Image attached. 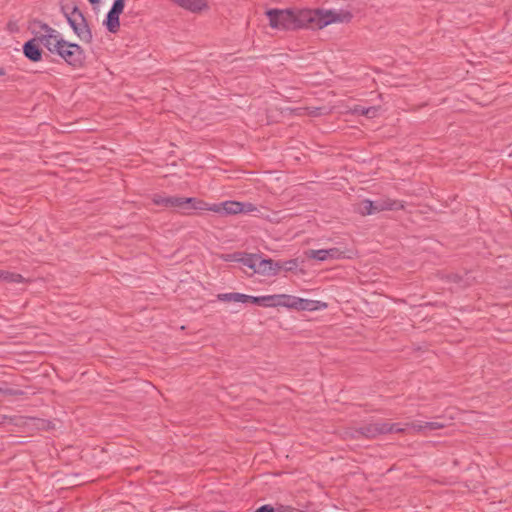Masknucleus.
<instances>
[{
	"instance_id": "f257e3e1",
	"label": "nucleus",
	"mask_w": 512,
	"mask_h": 512,
	"mask_svg": "<svg viewBox=\"0 0 512 512\" xmlns=\"http://www.w3.org/2000/svg\"><path fill=\"white\" fill-rule=\"evenodd\" d=\"M266 16L273 29L298 31L302 29L319 30L332 23H348L353 18L350 11L324 9H268Z\"/></svg>"
},
{
	"instance_id": "f03ea898",
	"label": "nucleus",
	"mask_w": 512,
	"mask_h": 512,
	"mask_svg": "<svg viewBox=\"0 0 512 512\" xmlns=\"http://www.w3.org/2000/svg\"><path fill=\"white\" fill-rule=\"evenodd\" d=\"M50 53L58 55L74 69L82 68L85 64L86 54L84 49L77 43L69 42L64 38H59L54 42Z\"/></svg>"
},
{
	"instance_id": "7ed1b4c3",
	"label": "nucleus",
	"mask_w": 512,
	"mask_h": 512,
	"mask_svg": "<svg viewBox=\"0 0 512 512\" xmlns=\"http://www.w3.org/2000/svg\"><path fill=\"white\" fill-rule=\"evenodd\" d=\"M404 208V204L400 200L390 198H381L375 201L364 199L356 208V211L362 215H372L382 211H396Z\"/></svg>"
},
{
	"instance_id": "20e7f679",
	"label": "nucleus",
	"mask_w": 512,
	"mask_h": 512,
	"mask_svg": "<svg viewBox=\"0 0 512 512\" xmlns=\"http://www.w3.org/2000/svg\"><path fill=\"white\" fill-rule=\"evenodd\" d=\"M69 26L78 38L84 43L91 44L93 40L92 32L85 18L77 5H73L69 16L66 18Z\"/></svg>"
},
{
	"instance_id": "39448f33",
	"label": "nucleus",
	"mask_w": 512,
	"mask_h": 512,
	"mask_svg": "<svg viewBox=\"0 0 512 512\" xmlns=\"http://www.w3.org/2000/svg\"><path fill=\"white\" fill-rule=\"evenodd\" d=\"M326 307L327 304L322 301L303 299L293 295L286 294L285 308L288 309H294L297 311H315L324 309Z\"/></svg>"
},
{
	"instance_id": "423d86ee",
	"label": "nucleus",
	"mask_w": 512,
	"mask_h": 512,
	"mask_svg": "<svg viewBox=\"0 0 512 512\" xmlns=\"http://www.w3.org/2000/svg\"><path fill=\"white\" fill-rule=\"evenodd\" d=\"M247 303H252L263 307H285L286 294H274L266 296L248 295Z\"/></svg>"
},
{
	"instance_id": "0eeeda50",
	"label": "nucleus",
	"mask_w": 512,
	"mask_h": 512,
	"mask_svg": "<svg viewBox=\"0 0 512 512\" xmlns=\"http://www.w3.org/2000/svg\"><path fill=\"white\" fill-rule=\"evenodd\" d=\"M210 204L196 197H178V208L183 214L189 215L192 210L209 211Z\"/></svg>"
},
{
	"instance_id": "6e6552de",
	"label": "nucleus",
	"mask_w": 512,
	"mask_h": 512,
	"mask_svg": "<svg viewBox=\"0 0 512 512\" xmlns=\"http://www.w3.org/2000/svg\"><path fill=\"white\" fill-rule=\"evenodd\" d=\"M243 208V202L239 201H224L217 204H210L209 211L215 212L221 216L240 214Z\"/></svg>"
},
{
	"instance_id": "1a4fd4ad",
	"label": "nucleus",
	"mask_w": 512,
	"mask_h": 512,
	"mask_svg": "<svg viewBox=\"0 0 512 512\" xmlns=\"http://www.w3.org/2000/svg\"><path fill=\"white\" fill-rule=\"evenodd\" d=\"M38 38H32L23 44V54L31 62H39L42 60L43 50L40 47Z\"/></svg>"
},
{
	"instance_id": "9d476101",
	"label": "nucleus",
	"mask_w": 512,
	"mask_h": 512,
	"mask_svg": "<svg viewBox=\"0 0 512 512\" xmlns=\"http://www.w3.org/2000/svg\"><path fill=\"white\" fill-rule=\"evenodd\" d=\"M375 428L376 436L384 435L388 433H403L405 431L404 428H401L398 423H389L386 421H380L372 423Z\"/></svg>"
},
{
	"instance_id": "9b49d317",
	"label": "nucleus",
	"mask_w": 512,
	"mask_h": 512,
	"mask_svg": "<svg viewBox=\"0 0 512 512\" xmlns=\"http://www.w3.org/2000/svg\"><path fill=\"white\" fill-rule=\"evenodd\" d=\"M42 35L37 36L40 43L50 52L53 48L54 42L59 38H63L55 29L49 26V29L44 30Z\"/></svg>"
},
{
	"instance_id": "f8f14e48",
	"label": "nucleus",
	"mask_w": 512,
	"mask_h": 512,
	"mask_svg": "<svg viewBox=\"0 0 512 512\" xmlns=\"http://www.w3.org/2000/svg\"><path fill=\"white\" fill-rule=\"evenodd\" d=\"M178 197L179 196H166L165 194H153L151 200L153 204L157 206H163L165 208H178Z\"/></svg>"
},
{
	"instance_id": "ddd939ff",
	"label": "nucleus",
	"mask_w": 512,
	"mask_h": 512,
	"mask_svg": "<svg viewBox=\"0 0 512 512\" xmlns=\"http://www.w3.org/2000/svg\"><path fill=\"white\" fill-rule=\"evenodd\" d=\"M375 428L372 425V423L365 424L363 426H360L358 428H354L351 431V437L354 439H360V438H367V439H374L376 438L375 434Z\"/></svg>"
},
{
	"instance_id": "4468645a",
	"label": "nucleus",
	"mask_w": 512,
	"mask_h": 512,
	"mask_svg": "<svg viewBox=\"0 0 512 512\" xmlns=\"http://www.w3.org/2000/svg\"><path fill=\"white\" fill-rule=\"evenodd\" d=\"M103 25L110 33L116 34L120 29V15L108 11Z\"/></svg>"
},
{
	"instance_id": "2eb2a0df",
	"label": "nucleus",
	"mask_w": 512,
	"mask_h": 512,
	"mask_svg": "<svg viewBox=\"0 0 512 512\" xmlns=\"http://www.w3.org/2000/svg\"><path fill=\"white\" fill-rule=\"evenodd\" d=\"M408 425L411 426L416 432H422L424 430H438L445 427V424L436 421L412 422Z\"/></svg>"
},
{
	"instance_id": "dca6fc26",
	"label": "nucleus",
	"mask_w": 512,
	"mask_h": 512,
	"mask_svg": "<svg viewBox=\"0 0 512 512\" xmlns=\"http://www.w3.org/2000/svg\"><path fill=\"white\" fill-rule=\"evenodd\" d=\"M272 259L267 258L263 259L260 257L256 269V273H259L264 276H275V270L272 269Z\"/></svg>"
},
{
	"instance_id": "f3484780",
	"label": "nucleus",
	"mask_w": 512,
	"mask_h": 512,
	"mask_svg": "<svg viewBox=\"0 0 512 512\" xmlns=\"http://www.w3.org/2000/svg\"><path fill=\"white\" fill-rule=\"evenodd\" d=\"M219 301L222 302H241L247 303L248 295L232 292V293H221L217 295Z\"/></svg>"
},
{
	"instance_id": "a211bd4d",
	"label": "nucleus",
	"mask_w": 512,
	"mask_h": 512,
	"mask_svg": "<svg viewBox=\"0 0 512 512\" xmlns=\"http://www.w3.org/2000/svg\"><path fill=\"white\" fill-rule=\"evenodd\" d=\"M240 262L244 266H247L248 268L252 269L256 273L258 261L260 259L259 254H250V253H241Z\"/></svg>"
},
{
	"instance_id": "6ab92c4d",
	"label": "nucleus",
	"mask_w": 512,
	"mask_h": 512,
	"mask_svg": "<svg viewBox=\"0 0 512 512\" xmlns=\"http://www.w3.org/2000/svg\"><path fill=\"white\" fill-rule=\"evenodd\" d=\"M380 108V106L364 107L362 105H356L353 109V113L363 115L371 119L378 115Z\"/></svg>"
},
{
	"instance_id": "aec40b11",
	"label": "nucleus",
	"mask_w": 512,
	"mask_h": 512,
	"mask_svg": "<svg viewBox=\"0 0 512 512\" xmlns=\"http://www.w3.org/2000/svg\"><path fill=\"white\" fill-rule=\"evenodd\" d=\"M28 29L31 31L34 37L37 38V36L42 35L44 30L49 29V25L39 19H32L29 21Z\"/></svg>"
},
{
	"instance_id": "412c9836",
	"label": "nucleus",
	"mask_w": 512,
	"mask_h": 512,
	"mask_svg": "<svg viewBox=\"0 0 512 512\" xmlns=\"http://www.w3.org/2000/svg\"><path fill=\"white\" fill-rule=\"evenodd\" d=\"M0 281L7 283H21L24 278L21 274L0 270Z\"/></svg>"
},
{
	"instance_id": "4be33fe9",
	"label": "nucleus",
	"mask_w": 512,
	"mask_h": 512,
	"mask_svg": "<svg viewBox=\"0 0 512 512\" xmlns=\"http://www.w3.org/2000/svg\"><path fill=\"white\" fill-rule=\"evenodd\" d=\"M326 249H319V250H309L306 252V255L310 259H315L318 261H325L327 260V254Z\"/></svg>"
},
{
	"instance_id": "5701e85b",
	"label": "nucleus",
	"mask_w": 512,
	"mask_h": 512,
	"mask_svg": "<svg viewBox=\"0 0 512 512\" xmlns=\"http://www.w3.org/2000/svg\"><path fill=\"white\" fill-rule=\"evenodd\" d=\"M298 267H299V259L298 258L283 261V270L285 272H296Z\"/></svg>"
},
{
	"instance_id": "b1692460",
	"label": "nucleus",
	"mask_w": 512,
	"mask_h": 512,
	"mask_svg": "<svg viewBox=\"0 0 512 512\" xmlns=\"http://www.w3.org/2000/svg\"><path fill=\"white\" fill-rule=\"evenodd\" d=\"M125 1L126 0H114L112 7L109 11L121 15L125 8Z\"/></svg>"
},
{
	"instance_id": "393cba45",
	"label": "nucleus",
	"mask_w": 512,
	"mask_h": 512,
	"mask_svg": "<svg viewBox=\"0 0 512 512\" xmlns=\"http://www.w3.org/2000/svg\"><path fill=\"white\" fill-rule=\"evenodd\" d=\"M326 251L328 253L327 254V259H341V258H344V252L341 251L339 248H330V249H326Z\"/></svg>"
},
{
	"instance_id": "a878e982",
	"label": "nucleus",
	"mask_w": 512,
	"mask_h": 512,
	"mask_svg": "<svg viewBox=\"0 0 512 512\" xmlns=\"http://www.w3.org/2000/svg\"><path fill=\"white\" fill-rule=\"evenodd\" d=\"M242 252H234L230 254H223L222 259L226 262H240Z\"/></svg>"
},
{
	"instance_id": "bb28decb",
	"label": "nucleus",
	"mask_w": 512,
	"mask_h": 512,
	"mask_svg": "<svg viewBox=\"0 0 512 512\" xmlns=\"http://www.w3.org/2000/svg\"><path fill=\"white\" fill-rule=\"evenodd\" d=\"M24 392L20 389H14V388H2L1 395L6 396H22Z\"/></svg>"
},
{
	"instance_id": "cd10ccee",
	"label": "nucleus",
	"mask_w": 512,
	"mask_h": 512,
	"mask_svg": "<svg viewBox=\"0 0 512 512\" xmlns=\"http://www.w3.org/2000/svg\"><path fill=\"white\" fill-rule=\"evenodd\" d=\"M275 512H298V509L288 506V505H282L279 504L277 507H274Z\"/></svg>"
},
{
	"instance_id": "c85d7f7f",
	"label": "nucleus",
	"mask_w": 512,
	"mask_h": 512,
	"mask_svg": "<svg viewBox=\"0 0 512 512\" xmlns=\"http://www.w3.org/2000/svg\"><path fill=\"white\" fill-rule=\"evenodd\" d=\"M449 282L460 284L463 281V277L457 273H450L446 276Z\"/></svg>"
},
{
	"instance_id": "c756f323",
	"label": "nucleus",
	"mask_w": 512,
	"mask_h": 512,
	"mask_svg": "<svg viewBox=\"0 0 512 512\" xmlns=\"http://www.w3.org/2000/svg\"><path fill=\"white\" fill-rule=\"evenodd\" d=\"M272 269L275 270V276L279 274L281 270H283V261L281 260H273L272 259Z\"/></svg>"
},
{
	"instance_id": "7c9ffc66",
	"label": "nucleus",
	"mask_w": 512,
	"mask_h": 512,
	"mask_svg": "<svg viewBox=\"0 0 512 512\" xmlns=\"http://www.w3.org/2000/svg\"><path fill=\"white\" fill-rule=\"evenodd\" d=\"M257 208L254 204L252 203H245L243 202V208L241 210V213H249V212H253V211H256Z\"/></svg>"
},
{
	"instance_id": "2f4dec72",
	"label": "nucleus",
	"mask_w": 512,
	"mask_h": 512,
	"mask_svg": "<svg viewBox=\"0 0 512 512\" xmlns=\"http://www.w3.org/2000/svg\"><path fill=\"white\" fill-rule=\"evenodd\" d=\"M71 8L72 7H69L68 4H63V3L61 4L60 10L63 13V15L65 16V18H67L69 16Z\"/></svg>"
},
{
	"instance_id": "473e14b6",
	"label": "nucleus",
	"mask_w": 512,
	"mask_h": 512,
	"mask_svg": "<svg viewBox=\"0 0 512 512\" xmlns=\"http://www.w3.org/2000/svg\"><path fill=\"white\" fill-rule=\"evenodd\" d=\"M7 26H8V30H9L10 32H17V31H18V26H17V24H16L15 22H11V21H10V22L7 24Z\"/></svg>"
},
{
	"instance_id": "72a5a7b5",
	"label": "nucleus",
	"mask_w": 512,
	"mask_h": 512,
	"mask_svg": "<svg viewBox=\"0 0 512 512\" xmlns=\"http://www.w3.org/2000/svg\"><path fill=\"white\" fill-rule=\"evenodd\" d=\"M93 7H97L101 0H87Z\"/></svg>"
},
{
	"instance_id": "f704fd0d",
	"label": "nucleus",
	"mask_w": 512,
	"mask_h": 512,
	"mask_svg": "<svg viewBox=\"0 0 512 512\" xmlns=\"http://www.w3.org/2000/svg\"><path fill=\"white\" fill-rule=\"evenodd\" d=\"M5 74H6L5 69L0 67V76H3Z\"/></svg>"
},
{
	"instance_id": "c9c22d12",
	"label": "nucleus",
	"mask_w": 512,
	"mask_h": 512,
	"mask_svg": "<svg viewBox=\"0 0 512 512\" xmlns=\"http://www.w3.org/2000/svg\"><path fill=\"white\" fill-rule=\"evenodd\" d=\"M75 20H76V22H79V17H78V15H75Z\"/></svg>"
}]
</instances>
